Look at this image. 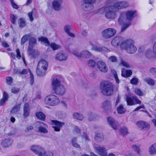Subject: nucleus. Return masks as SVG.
I'll return each instance as SVG.
<instances>
[{"label": "nucleus", "mask_w": 156, "mask_h": 156, "mask_svg": "<svg viewBox=\"0 0 156 156\" xmlns=\"http://www.w3.org/2000/svg\"><path fill=\"white\" fill-rule=\"evenodd\" d=\"M100 12H104L105 13V16L108 19H113L117 16L116 12L118 11L114 5H113L104 6L99 10Z\"/></svg>", "instance_id": "1"}, {"label": "nucleus", "mask_w": 156, "mask_h": 156, "mask_svg": "<svg viewBox=\"0 0 156 156\" xmlns=\"http://www.w3.org/2000/svg\"><path fill=\"white\" fill-rule=\"evenodd\" d=\"M121 48L129 54L134 53L136 51V48L134 44V41L132 39L124 41L121 44Z\"/></svg>", "instance_id": "2"}, {"label": "nucleus", "mask_w": 156, "mask_h": 156, "mask_svg": "<svg viewBox=\"0 0 156 156\" xmlns=\"http://www.w3.org/2000/svg\"><path fill=\"white\" fill-rule=\"evenodd\" d=\"M136 13V11L135 10H129L126 12L124 14H121L118 19L119 23L121 24L127 22H130L134 18Z\"/></svg>", "instance_id": "3"}, {"label": "nucleus", "mask_w": 156, "mask_h": 156, "mask_svg": "<svg viewBox=\"0 0 156 156\" xmlns=\"http://www.w3.org/2000/svg\"><path fill=\"white\" fill-rule=\"evenodd\" d=\"M100 88L102 94L105 96H110L113 92V86L111 83L105 82L101 85Z\"/></svg>", "instance_id": "4"}, {"label": "nucleus", "mask_w": 156, "mask_h": 156, "mask_svg": "<svg viewBox=\"0 0 156 156\" xmlns=\"http://www.w3.org/2000/svg\"><path fill=\"white\" fill-rule=\"evenodd\" d=\"M52 85L53 88L56 94L62 95L65 93L66 89L61 84L60 82L57 79L54 78L53 79Z\"/></svg>", "instance_id": "5"}, {"label": "nucleus", "mask_w": 156, "mask_h": 156, "mask_svg": "<svg viewBox=\"0 0 156 156\" xmlns=\"http://www.w3.org/2000/svg\"><path fill=\"white\" fill-rule=\"evenodd\" d=\"M44 102L49 106H55L59 104L60 100L57 96L51 94L48 95L45 98Z\"/></svg>", "instance_id": "6"}, {"label": "nucleus", "mask_w": 156, "mask_h": 156, "mask_svg": "<svg viewBox=\"0 0 156 156\" xmlns=\"http://www.w3.org/2000/svg\"><path fill=\"white\" fill-rule=\"evenodd\" d=\"M48 65V63L45 60H42L39 61L36 70L37 75L40 76L43 75L47 69Z\"/></svg>", "instance_id": "7"}, {"label": "nucleus", "mask_w": 156, "mask_h": 156, "mask_svg": "<svg viewBox=\"0 0 156 156\" xmlns=\"http://www.w3.org/2000/svg\"><path fill=\"white\" fill-rule=\"evenodd\" d=\"M96 2V0H83V3L81 5L82 8L86 11H90L93 9V4Z\"/></svg>", "instance_id": "8"}, {"label": "nucleus", "mask_w": 156, "mask_h": 156, "mask_svg": "<svg viewBox=\"0 0 156 156\" xmlns=\"http://www.w3.org/2000/svg\"><path fill=\"white\" fill-rule=\"evenodd\" d=\"M72 53L79 58H91L92 56L91 54L89 51L86 50H84L81 52L74 51Z\"/></svg>", "instance_id": "9"}, {"label": "nucleus", "mask_w": 156, "mask_h": 156, "mask_svg": "<svg viewBox=\"0 0 156 156\" xmlns=\"http://www.w3.org/2000/svg\"><path fill=\"white\" fill-rule=\"evenodd\" d=\"M116 30L113 28H108L102 32V35L105 38H108L113 36L116 33Z\"/></svg>", "instance_id": "10"}, {"label": "nucleus", "mask_w": 156, "mask_h": 156, "mask_svg": "<svg viewBox=\"0 0 156 156\" xmlns=\"http://www.w3.org/2000/svg\"><path fill=\"white\" fill-rule=\"evenodd\" d=\"M113 5L118 12L119 10L126 8L129 6L128 2L125 1L116 2Z\"/></svg>", "instance_id": "11"}, {"label": "nucleus", "mask_w": 156, "mask_h": 156, "mask_svg": "<svg viewBox=\"0 0 156 156\" xmlns=\"http://www.w3.org/2000/svg\"><path fill=\"white\" fill-rule=\"evenodd\" d=\"M127 104L129 105H133L137 104H140L141 101L136 96H133L132 98L127 96L126 98Z\"/></svg>", "instance_id": "12"}, {"label": "nucleus", "mask_w": 156, "mask_h": 156, "mask_svg": "<svg viewBox=\"0 0 156 156\" xmlns=\"http://www.w3.org/2000/svg\"><path fill=\"white\" fill-rule=\"evenodd\" d=\"M97 67L98 70L103 73H107L108 68L105 63L101 61H98L96 63Z\"/></svg>", "instance_id": "13"}, {"label": "nucleus", "mask_w": 156, "mask_h": 156, "mask_svg": "<svg viewBox=\"0 0 156 156\" xmlns=\"http://www.w3.org/2000/svg\"><path fill=\"white\" fill-rule=\"evenodd\" d=\"M36 125L39 132L43 133H48V131L46 129L47 127L46 124L41 122H36Z\"/></svg>", "instance_id": "14"}, {"label": "nucleus", "mask_w": 156, "mask_h": 156, "mask_svg": "<svg viewBox=\"0 0 156 156\" xmlns=\"http://www.w3.org/2000/svg\"><path fill=\"white\" fill-rule=\"evenodd\" d=\"M51 121L53 125V127L55 131H59L62 126L65 125L64 122L57 120H52Z\"/></svg>", "instance_id": "15"}, {"label": "nucleus", "mask_w": 156, "mask_h": 156, "mask_svg": "<svg viewBox=\"0 0 156 156\" xmlns=\"http://www.w3.org/2000/svg\"><path fill=\"white\" fill-rule=\"evenodd\" d=\"M31 151L39 156H41V152L43 149L38 145H34L30 148Z\"/></svg>", "instance_id": "16"}, {"label": "nucleus", "mask_w": 156, "mask_h": 156, "mask_svg": "<svg viewBox=\"0 0 156 156\" xmlns=\"http://www.w3.org/2000/svg\"><path fill=\"white\" fill-rule=\"evenodd\" d=\"M94 147L96 152L99 155L101 156H107V153L105 147L95 145L94 146Z\"/></svg>", "instance_id": "17"}, {"label": "nucleus", "mask_w": 156, "mask_h": 156, "mask_svg": "<svg viewBox=\"0 0 156 156\" xmlns=\"http://www.w3.org/2000/svg\"><path fill=\"white\" fill-rule=\"evenodd\" d=\"M36 40L34 37H32L30 38L28 51L29 54L30 55H33L35 52L34 50L32 49V48L33 45L36 43Z\"/></svg>", "instance_id": "18"}, {"label": "nucleus", "mask_w": 156, "mask_h": 156, "mask_svg": "<svg viewBox=\"0 0 156 156\" xmlns=\"http://www.w3.org/2000/svg\"><path fill=\"white\" fill-rule=\"evenodd\" d=\"M136 125L139 128L144 130L148 129L150 126L147 122L141 121L137 122Z\"/></svg>", "instance_id": "19"}, {"label": "nucleus", "mask_w": 156, "mask_h": 156, "mask_svg": "<svg viewBox=\"0 0 156 156\" xmlns=\"http://www.w3.org/2000/svg\"><path fill=\"white\" fill-rule=\"evenodd\" d=\"M67 57L68 55L67 54L62 52L58 53L55 56L56 60L60 61L66 60Z\"/></svg>", "instance_id": "20"}, {"label": "nucleus", "mask_w": 156, "mask_h": 156, "mask_svg": "<svg viewBox=\"0 0 156 156\" xmlns=\"http://www.w3.org/2000/svg\"><path fill=\"white\" fill-rule=\"evenodd\" d=\"M123 41L122 37H118L114 39L112 41L111 43L114 47H116L119 45L121 47V44Z\"/></svg>", "instance_id": "21"}, {"label": "nucleus", "mask_w": 156, "mask_h": 156, "mask_svg": "<svg viewBox=\"0 0 156 156\" xmlns=\"http://www.w3.org/2000/svg\"><path fill=\"white\" fill-rule=\"evenodd\" d=\"M62 0H54L52 3V8L55 10H60L61 9Z\"/></svg>", "instance_id": "22"}, {"label": "nucleus", "mask_w": 156, "mask_h": 156, "mask_svg": "<svg viewBox=\"0 0 156 156\" xmlns=\"http://www.w3.org/2000/svg\"><path fill=\"white\" fill-rule=\"evenodd\" d=\"M108 122L110 126L115 129H118V123L112 117H109L107 119Z\"/></svg>", "instance_id": "23"}, {"label": "nucleus", "mask_w": 156, "mask_h": 156, "mask_svg": "<svg viewBox=\"0 0 156 156\" xmlns=\"http://www.w3.org/2000/svg\"><path fill=\"white\" fill-rule=\"evenodd\" d=\"M89 43L92 46L91 48V49L92 50L99 52L101 51L102 50L105 51L107 52L108 51V50L105 47H98L96 46H93V44L91 41H90Z\"/></svg>", "instance_id": "24"}, {"label": "nucleus", "mask_w": 156, "mask_h": 156, "mask_svg": "<svg viewBox=\"0 0 156 156\" xmlns=\"http://www.w3.org/2000/svg\"><path fill=\"white\" fill-rule=\"evenodd\" d=\"M148 151L151 155L156 154V143L153 144L149 147Z\"/></svg>", "instance_id": "25"}, {"label": "nucleus", "mask_w": 156, "mask_h": 156, "mask_svg": "<svg viewBox=\"0 0 156 156\" xmlns=\"http://www.w3.org/2000/svg\"><path fill=\"white\" fill-rule=\"evenodd\" d=\"M12 143V141L9 138L5 139L2 142V144L5 147H8Z\"/></svg>", "instance_id": "26"}, {"label": "nucleus", "mask_w": 156, "mask_h": 156, "mask_svg": "<svg viewBox=\"0 0 156 156\" xmlns=\"http://www.w3.org/2000/svg\"><path fill=\"white\" fill-rule=\"evenodd\" d=\"M29 110L30 109L28 104L25 103L24 108V116L25 117H27L29 115L30 113Z\"/></svg>", "instance_id": "27"}, {"label": "nucleus", "mask_w": 156, "mask_h": 156, "mask_svg": "<svg viewBox=\"0 0 156 156\" xmlns=\"http://www.w3.org/2000/svg\"><path fill=\"white\" fill-rule=\"evenodd\" d=\"M102 105L105 109H110L113 108L111 102L108 101H104Z\"/></svg>", "instance_id": "28"}, {"label": "nucleus", "mask_w": 156, "mask_h": 156, "mask_svg": "<svg viewBox=\"0 0 156 156\" xmlns=\"http://www.w3.org/2000/svg\"><path fill=\"white\" fill-rule=\"evenodd\" d=\"M121 72L122 76L125 77H129L132 74V72L130 70H126L125 73L124 70L122 69Z\"/></svg>", "instance_id": "29"}, {"label": "nucleus", "mask_w": 156, "mask_h": 156, "mask_svg": "<svg viewBox=\"0 0 156 156\" xmlns=\"http://www.w3.org/2000/svg\"><path fill=\"white\" fill-rule=\"evenodd\" d=\"M73 118L80 120H82L83 119L84 117L83 115L80 114L78 112L74 113L73 115Z\"/></svg>", "instance_id": "30"}, {"label": "nucleus", "mask_w": 156, "mask_h": 156, "mask_svg": "<svg viewBox=\"0 0 156 156\" xmlns=\"http://www.w3.org/2000/svg\"><path fill=\"white\" fill-rule=\"evenodd\" d=\"M71 27L70 26H66L64 27V30L65 31L67 34L70 36L74 37H75V35L69 31V30L71 29Z\"/></svg>", "instance_id": "31"}, {"label": "nucleus", "mask_w": 156, "mask_h": 156, "mask_svg": "<svg viewBox=\"0 0 156 156\" xmlns=\"http://www.w3.org/2000/svg\"><path fill=\"white\" fill-rule=\"evenodd\" d=\"M8 94L5 92L3 93V98L1 99L0 101V106L3 105L5 101H6L8 98Z\"/></svg>", "instance_id": "32"}, {"label": "nucleus", "mask_w": 156, "mask_h": 156, "mask_svg": "<svg viewBox=\"0 0 156 156\" xmlns=\"http://www.w3.org/2000/svg\"><path fill=\"white\" fill-rule=\"evenodd\" d=\"M36 116L37 118L41 120H43L45 117V115L41 112H37L36 113Z\"/></svg>", "instance_id": "33"}, {"label": "nucleus", "mask_w": 156, "mask_h": 156, "mask_svg": "<svg viewBox=\"0 0 156 156\" xmlns=\"http://www.w3.org/2000/svg\"><path fill=\"white\" fill-rule=\"evenodd\" d=\"M18 23L20 27L23 28L26 25L25 22L24 20L22 18H20L18 20Z\"/></svg>", "instance_id": "34"}, {"label": "nucleus", "mask_w": 156, "mask_h": 156, "mask_svg": "<svg viewBox=\"0 0 156 156\" xmlns=\"http://www.w3.org/2000/svg\"><path fill=\"white\" fill-rule=\"evenodd\" d=\"M117 111L118 113L122 114L126 112V110L124 108L123 106L120 105L117 108Z\"/></svg>", "instance_id": "35"}, {"label": "nucleus", "mask_w": 156, "mask_h": 156, "mask_svg": "<svg viewBox=\"0 0 156 156\" xmlns=\"http://www.w3.org/2000/svg\"><path fill=\"white\" fill-rule=\"evenodd\" d=\"M103 139V135L101 133H97L95 135V139L98 141H101Z\"/></svg>", "instance_id": "36"}, {"label": "nucleus", "mask_w": 156, "mask_h": 156, "mask_svg": "<svg viewBox=\"0 0 156 156\" xmlns=\"http://www.w3.org/2000/svg\"><path fill=\"white\" fill-rule=\"evenodd\" d=\"M120 24H123L121 29V31L123 32L125 30L126 28H127L128 27H129V26L130 25V23L129 22H123L122 23Z\"/></svg>", "instance_id": "37"}, {"label": "nucleus", "mask_w": 156, "mask_h": 156, "mask_svg": "<svg viewBox=\"0 0 156 156\" xmlns=\"http://www.w3.org/2000/svg\"><path fill=\"white\" fill-rule=\"evenodd\" d=\"M134 92L137 95L139 96H143L144 95V93L140 89L136 88L134 89Z\"/></svg>", "instance_id": "38"}, {"label": "nucleus", "mask_w": 156, "mask_h": 156, "mask_svg": "<svg viewBox=\"0 0 156 156\" xmlns=\"http://www.w3.org/2000/svg\"><path fill=\"white\" fill-rule=\"evenodd\" d=\"M51 47L53 50H55L61 48V46L55 43H51L50 44Z\"/></svg>", "instance_id": "39"}, {"label": "nucleus", "mask_w": 156, "mask_h": 156, "mask_svg": "<svg viewBox=\"0 0 156 156\" xmlns=\"http://www.w3.org/2000/svg\"><path fill=\"white\" fill-rule=\"evenodd\" d=\"M153 52L151 50H148L145 52V55L147 58H150L153 57Z\"/></svg>", "instance_id": "40"}, {"label": "nucleus", "mask_w": 156, "mask_h": 156, "mask_svg": "<svg viewBox=\"0 0 156 156\" xmlns=\"http://www.w3.org/2000/svg\"><path fill=\"white\" fill-rule=\"evenodd\" d=\"M10 20L13 24H15L17 17L16 16L13 14L10 15Z\"/></svg>", "instance_id": "41"}, {"label": "nucleus", "mask_w": 156, "mask_h": 156, "mask_svg": "<svg viewBox=\"0 0 156 156\" xmlns=\"http://www.w3.org/2000/svg\"><path fill=\"white\" fill-rule=\"evenodd\" d=\"M30 36V34L24 36L21 39V44H23L27 41L28 37Z\"/></svg>", "instance_id": "42"}, {"label": "nucleus", "mask_w": 156, "mask_h": 156, "mask_svg": "<svg viewBox=\"0 0 156 156\" xmlns=\"http://www.w3.org/2000/svg\"><path fill=\"white\" fill-rule=\"evenodd\" d=\"M145 81L147 83L150 85L153 86L155 83V80L151 79L148 78L146 79Z\"/></svg>", "instance_id": "43"}, {"label": "nucleus", "mask_w": 156, "mask_h": 156, "mask_svg": "<svg viewBox=\"0 0 156 156\" xmlns=\"http://www.w3.org/2000/svg\"><path fill=\"white\" fill-rule=\"evenodd\" d=\"M76 138H73L72 140V143L73 146L77 148H79L80 147V145L76 143Z\"/></svg>", "instance_id": "44"}, {"label": "nucleus", "mask_w": 156, "mask_h": 156, "mask_svg": "<svg viewBox=\"0 0 156 156\" xmlns=\"http://www.w3.org/2000/svg\"><path fill=\"white\" fill-rule=\"evenodd\" d=\"M120 64L127 68H130L131 67L128 63L122 59L121 60Z\"/></svg>", "instance_id": "45"}, {"label": "nucleus", "mask_w": 156, "mask_h": 156, "mask_svg": "<svg viewBox=\"0 0 156 156\" xmlns=\"http://www.w3.org/2000/svg\"><path fill=\"white\" fill-rule=\"evenodd\" d=\"M20 105L16 106L13 108L11 110V112L13 113H16L20 110Z\"/></svg>", "instance_id": "46"}, {"label": "nucleus", "mask_w": 156, "mask_h": 156, "mask_svg": "<svg viewBox=\"0 0 156 156\" xmlns=\"http://www.w3.org/2000/svg\"><path fill=\"white\" fill-rule=\"evenodd\" d=\"M120 133L123 135H125L128 133V130L127 128L123 127L120 129Z\"/></svg>", "instance_id": "47"}, {"label": "nucleus", "mask_w": 156, "mask_h": 156, "mask_svg": "<svg viewBox=\"0 0 156 156\" xmlns=\"http://www.w3.org/2000/svg\"><path fill=\"white\" fill-rule=\"evenodd\" d=\"M87 64L89 66L94 67L95 66L96 63L94 60H90L89 61Z\"/></svg>", "instance_id": "48"}, {"label": "nucleus", "mask_w": 156, "mask_h": 156, "mask_svg": "<svg viewBox=\"0 0 156 156\" xmlns=\"http://www.w3.org/2000/svg\"><path fill=\"white\" fill-rule=\"evenodd\" d=\"M39 40L41 41H43L44 42H45L47 44V45H46L48 46L50 45L48 41V40L45 37H41L39 38Z\"/></svg>", "instance_id": "49"}, {"label": "nucleus", "mask_w": 156, "mask_h": 156, "mask_svg": "<svg viewBox=\"0 0 156 156\" xmlns=\"http://www.w3.org/2000/svg\"><path fill=\"white\" fill-rule=\"evenodd\" d=\"M109 59L110 61L113 62H116L117 60L116 57L114 56H110L109 57Z\"/></svg>", "instance_id": "50"}, {"label": "nucleus", "mask_w": 156, "mask_h": 156, "mask_svg": "<svg viewBox=\"0 0 156 156\" xmlns=\"http://www.w3.org/2000/svg\"><path fill=\"white\" fill-rule=\"evenodd\" d=\"M16 57L19 59H20L21 57L20 54V50L19 49H17L16 50Z\"/></svg>", "instance_id": "51"}, {"label": "nucleus", "mask_w": 156, "mask_h": 156, "mask_svg": "<svg viewBox=\"0 0 156 156\" xmlns=\"http://www.w3.org/2000/svg\"><path fill=\"white\" fill-rule=\"evenodd\" d=\"M7 83L9 85H11L12 81V79L11 77H7L6 78Z\"/></svg>", "instance_id": "52"}, {"label": "nucleus", "mask_w": 156, "mask_h": 156, "mask_svg": "<svg viewBox=\"0 0 156 156\" xmlns=\"http://www.w3.org/2000/svg\"><path fill=\"white\" fill-rule=\"evenodd\" d=\"M132 147L134 150H136L138 154L140 153V149L139 147L136 145H133L132 146Z\"/></svg>", "instance_id": "53"}, {"label": "nucleus", "mask_w": 156, "mask_h": 156, "mask_svg": "<svg viewBox=\"0 0 156 156\" xmlns=\"http://www.w3.org/2000/svg\"><path fill=\"white\" fill-rule=\"evenodd\" d=\"M152 51L153 54L156 55V41L153 44L152 46Z\"/></svg>", "instance_id": "54"}, {"label": "nucleus", "mask_w": 156, "mask_h": 156, "mask_svg": "<svg viewBox=\"0 0 156 156\" xmlns=\"http://www.w3.org/2000/svg\"><path fill=\"white\" fill-rule=\"evenodd\" d=\"M138 80L137 78H133L130 80L131 83L133 84H136L138 82Z\"/></svg>", "instance_id": "55"}, {"label": "nucleus", "mask_w": 156, "mask_h": 156, "mask_svg": "<svg viewBox=\"0 0 156 156\" xmlns=\"http://www.w3.org/2000/svg\"><path fill=\"white\" fill-rule=\"evenodd\" d=\"M29 70L30 71V83L31 85H32L34 83V76L31 71L30 70Z\"/></svg>", "instance_id": "56"}, {"label": "nucleus", "mask_w": 156, "mask_h": 156, "mask_svg": "<svg viewBox=\"0 0 156 156\" xmlns=\"http://www.w3.org/2000/svg\"><path fill=\"white\" fill-rule=\"evenodd\" d=\"M20 90V89L17 88H13L12 89L11 92L12 93L16 94L18 93Z\"/></svg>", "instance_id": "57"}, {"label": "nucleus", "mask_w": 156, "mask_h": 156, "mask_svg": "<svg viewBox=\"0 0 156 156\" xmlns=\"http://www.w3.org/2000/svg\"><path fill=\"white\" fill-rule=\"evenodd\" d=\"M28 71L27 69H24L22 71L19 72L18 73L19 74L24 75L28 73Z\"/></svg>", "instance_id": "58"}, {"label": "nucleus", "mask_w": 156, "mask_h": 156, "mask_svg": "<svg viewBox=\"0 0 156 156\" xmlns=\"http://www.w3.org/2000/svg\"><path fill=\"white\" fill-rule=\"evenodd\" d=\"M28 16L30 18V20L31 21H32L34 20V18L32 16L33 12H30L28 13Z\"/></svg>", "instance_id": "59"}, {"label": "nucleus", "mask_w": 156, "mask_h": 156, "mask_svg": "<svg viewBox=\"0 0 156 156\" xmlns=\"http://www.w3.org/2000/svg\"><path fill=\"white\" fill-rule=\"evenodd\" d=\"M145 107L144 105H142L140 106L137 107L134 110V111H138L140 108L145 109Z\"/></svg>", "instance_id": "60"}, {"label": "nucleus", "mask_w": 156, "mask_h": 156, "mask_svg": "<svg viewBox=\"0 0 156 156\" xmlns=\"http://www.w3.org/2000/svg\"><path fill=\"white\" fill-rule=\"evenodd\" d=\"M2 45L5 48H8L9 47V45L5 41H3L2 42Z\"/></svg>", "instance_id": "61"}, {"label": "nucleus", "mask_w": 156, "mask_h": 156, "mask_svg": "<svg viewBox=\"0 0 156 156\" xmlns=\"http://www.w3.org/2000/svg\"><path fill=\"white\" fill-rule=\"evenodd\" d=\"M11 2L13 8L16 9H17L18 8L17 5L14 3L13 0H11Z\"/></svg>", "instance_id": "62"}, {"label": "nucleus", "mask_w": 156, "mask_h": 156, "mask_svg": "<svg viewBox=\"0 0 156 156\" xmlns=\"http://www.w3.org/2000/svg\"><path fill=\"white\" fill-rule=\"evenodd\" d=\"M150 72L152 73H156V68H152L149 69Z\"/></svg>", "instance_id": "63"}, {"label": "nucleus", "mask_w": 156, "mask_h": 156, "mask_svg": "<svg viewBox=\"0 0 156 156\" xmlns=\"http://www.w3.org/2000/svg\"><path fill=\"white\" fill-rule=\"evenodd\" d=\"M88 116V120L90 121L92 120V119L93 118L94 115L91 113L90 114H89Z\"/></svg>", "instance_id": "64"}]
</instances>
